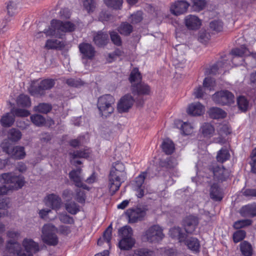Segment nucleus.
Returning <instances> with one entry per match:
<instances>
[{
	"label": "nucleus",
	"instance_id": "59",
	"mask_svg": "<svg viewBox=\"0 0 256 256\" xmlns=\"http://www.w3.org/2000/svg\"><path fill=\"white\" fill-rule=\"evenodd\" d=\"M8 14L10 16H12L17 12V6L16 2H10L7 5Z\"/></svg>",
	"mask_w": 256,
	"mask_h": 256
},
{
	"label": "nucleus",
	"instance_id": "24",
	"mask_svg": "<svg viewBox=\"0 0 256 256\" xmlns=\"http://www.w3.org/2000/svg\"><path fill=\"white\" fill-rule=\"evenodd\" d=\"M22 245L26 252L32 253V255L40 250L38 244L32 239H24L23 241Z\"/></svg>",
	"mask_w": 256,
	"mask_h": 256
},
{
	"label": "nucleus",
	"instance_id": "47",
	"mask_svg": "<svg viewBox=\"0 0 256 256\" xmlns=\"http://www.w3.org/2000/svg\"><path fill=\"white\" fill-rule=\"evenodd\" d=\"M130 80L132 84H136L141 80L142 76L138 68H134L130 76Z\"/></svg>",
	"mask_w": 256,
	"mask_h": 256
},
{
	"label": "nucleus",
	"instance_id": "53",
	"mask_svg": "<svg viewBox=\"0 0 256 256\" xmlns=\"http://www.w3.org/2000/svg\"><path fill=\"white\" fill-rule=\"evenodd\" d=\"M210 38V34L205 30H202L198 32V40L202 43H206Z\"/></svg>",
	"mask_w": 256,
	"mask_h": 256
},
{
	"label": "nucleus",
	"instance_id": "43",
	"mask_svg": "<svg viewBox=\"0 0 256 256\" xmlns=\"http://www.w3.org/2000/svg\"><path fill=\"white\" fill-rule=\"evenodd\" d=\"M30 118L32 122L38 126H44L46 122L45 118L39 114H32Z\"/></svg>",
	"mask_w": 256,
	"mask_h": 256
},
{
	"label": "nucleus",
	"instance_id": "7",
	"mask_svg": "<svg viewBox=\"0 0 256 256\" xmlns=\"http://www.w3.org/2000/svg\"><path fill=\"white\" fill-rule=\"evenodd\" d=\"M162 228L158 225H154L146 230L143 236V240L150 242H157L164 238Z\"/></svg>",
	"mask_w": 256,
	"mask_h": 256
},
{
	"label": "nucleus",
	"instance_id": "22",
	"mask_svg": "<svg viewBox=\"0 0 256 256\" xmlns=\"http://www.w3.org/2000/svg\"><path fill=\"white\" fill-rule=\"evenodd\" d=\"M185 244L188 249L194 254L198 253L200 251V245L198 240L196 238L190 237L184 240Z\"/></svg>",
	"mask_w": 256,
	"mask_h": 256
},
{
	"label": "nucleus",
	"instance_id": "61",
	"mask_svg": "<svg viewBox=\"0 0 256 256\" xmlns=\"http://www.w3.org/2000/svg\"><path fill=\"white\" fill-rule=\"evenodd\" d=\"M0 147L2 150L8 154L11 153L12 149L13 148L8 140H3L0 144Z\"/></svg>",
	"mask_w": 256,
	"mask_h": 256
},
{
	"label": "nucleus",
	"instance_id": "23",
	"mask_svg": "<svg viewBox=\"0 0 256 256\" xmlns=\"http://www.w3.org/2000/svg\"><path fill=\"white\" fill-rule=\"evenodd\" d=\"M204 107L200 102H195L190 104L187 110L189 114L192 116H200L204 112Z\"/></svg>",
	"mask_w": 256,
	"mask_h": 256
},
{
	"label": "nucleus",
	"instance_id": "1",
	"mask_svg": "<svg viewBox=\"0 0 256 256\" xmlns=\"http://www.w3.org/2000/svg\"><path fill=\"white\" fill-rule=\"evenodd\" d=\"M126 179V172L124 164L120 162H114L108 176V188L112 195L119 190Z\"/></svg>",
	"mask_w": 256,
	"mask_h": 256
},
{
	"label": "nucleus",
	"instance_id": "12",
	"mask_svg": "<svg viewBox=\"0 0 256 256\" xmlns=\"http://www.w3.org/2000/svg\"><path fill=\"white\" fill-rule=\"evenodd\" d=\"M146 214V209L144 208H130L126 212L130 223H134L141 220Z\"/></svg>",
	"mask_w": 256,
	"mask_h": 256
},
{
	"label": "nucleus",
	"instance_id": "42",
	"mask_svg": "<svg viewBox=\"0 0 256 256\" xmlns=\"http://www.w3.org/2000/svg\"><path fill=\"white\" fill-rule=\"evenodd\" d=\"M201 129L202 133L204 136L210 137L214 132V126L208 123H204L202 126Z\"/></svg>",
	"mask_w": 256,
	"mask_h": 256
},
{
	"label": "nucleus",
	"instance_id": "13",
	"mask_svg": "<svg viewBox=\"0 0 256 256\" xmlns=\"http://www.w3.org/2000/svg\"><path fill=\"white\" fill-rule=\"evenodd\" d=\"M69 178L74 182V185L78 188H82L84 190H89V188L82 182V170L80 168L73 170L69 172Z\"/></svg>",
	"mask_w": 256,
	"mask_h": 256
},
{
	"label": "nucleus",
	"instance_id": "58",
	"mask_svg": "<svg viewBox=\"0 0 256 256\" xmlns=\"http://www.w3.org/2000/svg\"><path fill=\"white\" fill-rule=\"evenodd\" d=\"M246 232L243 230H239L233 234V240L235 243L242 240L246 236Z\"/></svg>",
	"mask_w": 256,
	"mask_h": 256
},
{
	"label": "nucleus",
	"instance_id": "27",
	"mask_svg": "<svg viewBox=\"0 0 256 256\" xmlns=\"http://www.w3.org/2000/svg\"><path fill=\"white\" fill-rule=\"evenodd\" d=\"M14 120V116L13 115L10 111V112L6 113L2 116L0 120V123L2 126L8 128L13 124Z\"/></svg>",
	"mask_w": 256,
	"mask_h": 256
},
{
	"label": "nucleus",
	"instance_id": "30",
	"mask_svg": "<svg viewBox=\"0 0 256 256\" xmlns=\"http://www.w3.org/2000/svg\"><path fill=\"white\" fill-rule=\"evenodd\" d=\"M210 198L216 201L220 200L222 198V193L217 184H214L210 190Z\"/></svg>",
	"mask_w": 256,
	"mask_h": 256
},
{
	"label": "nucleus",
	"instance_id": "3",
	"mask_svg": "<svg viewBox=\"0 0 256 256\" xmlns=\"http://www.w3.org/2000/svg\"><path fill=\"white\" fill-rule=\"evenodd\" d=\"M132 230L129 226H124L119 229L118 236L120 240L118 243L121 250H129L135 244V240L132 237Z\"/></svg>",
	"mask_w": 256,
	"mask_h": 256
},
{
	"label": "nucleus",
	"instance_id": "17",
	"mask_svg": "<svg viewBox=\"0 0 256 256\" xmlns=\"http://www.w3.org/2000/svg\"><path fill=\"white\" fill-rule=\"evenodd\" d=\"M146 175V172H142L136 178L133 184L134 188L136 192V194L139 198H142L144 194V186H143V184Z\"/></svg>",
	"mask_w": 256,
	"mask_h": 256
},
{
	"label": "nucleus",
	"instance_id": "9",
	"mask_svg": "<svg viewBox=\"0 0 256 256\" xmlns=\"http://www.w3.org/2000/svg\"><path fill=\"white\" fill-rule=\"evenodd\" d=\"M208 170L216 182H222L226 180L230 176L228 170L225 168L222 165H218L217 164H212L210 165Z\"/></svg>",
	"mask_w": 256,
	"mask_h": 256
},
{
	"label": "nucleus",
	"instance_id": "49",
	"mask_svg": "<svg viewBox=\"0 0 256 256\" xmlns=\"http://www.w3.org/2000/svg\"><path fill=\"white\" fill-rule=\"evenodd\" d=\"M83 6L88 12L90 13L94 10L96 3L94 0H83Z\"/></svg>",
	"mask_w": 256,
	"mask_h": 256
},
{
	"label": "nucleus",
	"instance_id": "8",
	"mask_svg": "<svg viewBox=\"0 0 256 256\" xmlns=\"http://www.w3.org/2000/svg\"><path fill=\"white\" fill-rule=\"evenodd\" d=\"M55 84V80L48 78L42 80L38 86H32L29 88L30 94L34 96H40L45 94L46 90L52 88Z\"/></svg>",
	"mask_w": 256,
	"mask_h": 256
},
{
	"label": "nucleus",
	"instance_id": "32",
	"mask_svg": "<svg viewBox=\"0 0 256 256\" xmlns=\"http://www.w3.org/2000/svg\"><path fill=\"white\" fill-rule=\"evenodd\" d=\"M241 214L244 216L253 217L256 216V204L246 206L241 210Z\"/></svg>",
	"mask_w": 256,
	"mask_h": 256
},
{
	"label": "nucleus",
	"instance_id": "41",
	"mask_svg": "<svg viewBox=\"0 0 256 256\" xmlns=\"http://www.w3.org/2000/svg\"><path fill=\"white\" fill-rule=\"evenodd\" d=\"M192 7L195 12H200L203 10L206 4V0H191Z\"/></svg>",
	"mask_w": 256,
	"mask_h": 256
},
{
	"label": "nucleus",
	"instance_id": "33",
	"mask_svg": "<svg viewBox=\"0 0 256 256\" xmlns=\"http://www.w3.org/2000/svg\"><path fill=\"white\" fill-rule=\"evenodd\" d=\"M64 43L57 40H48L46 42L45 48L47 49L62 48L64 46Z\"/></svg>",
	"mask_w": 256,
	"mask_h": 256
},
{
	"label": "nucleus",
	"instance_id": "6",
	"mask_svg": "<svg viewBox=\"0 0 256 256\" xmlns=\"http://www.w3.org/2000/svg\"><path fill=\"white\" fill-rule=\"evenodd\" d=\"M57 228L54 225L48 224H44L42 228V238L44 242L56 246L58 243V238L56 235Z\"/></svg>",
	"mask_w": 256,
	"mask_h": 256
},
{
	"label": "nucleus",
	"instance_id": "48",
	"mask_svg": "<svg viewBox=\"0 0 256 256\" xmlns=\"http://www.w3.org/2000/svg\"><path fill=\"white\" fill-rule=\"evenodd\" d=\"M237 103L240 110L242 112L247 110L248 107V102L244 96H240L237 100Z\"/></svg>",
	"mask_w": 256,
	"mask_h": 256
},
{
	"label": "nucleus",
	"instance_id": "4",
	"mask_svg": "<svg viewBox=\"0 0 256 256\" xmlns=\"http://www.w3.org/2000/svg\"><path fill=\"white\" fill-rule=\"evenodd\" d=\"M115 99L110 94H104L98 98L97 106L100 114L104 117H107L111 114L114 110V105Z\"/></svg>",
	"mask_w": 256,
	"mask_h": 256
},
{
	"label": "nucleus",
	"instance_id": "25",
	"mask_svg": "<svg viewBox=\"0 0 256 256\" xmlns=\"http://www.w3.org/2000/svg\"><path fill=\"white\" fill-rule=\"evenodd\" d=\"M170 236L173 238L178 240L180 242H184L186 238V234L180 227H174L169 231Z\"/></svg>",
	"mask_w": 256,
	"mask_h": 256
},
{
	"label": "nucleus",
	"instance_id": "10",
	"mask_svg": "<svg viewBox=\"0 0 256 256\" xmlns=\"http://www.w3.org/2000/svg\"><path fill=\"white\" fill-rule=\"evenodd\" d=\"M212 98L216 104L226 105L234 102V96L229 91L224 90L216 92L212 95Z\"/></svg>",
	"mask_w": 256,
	"mask_h": 256
},
{
	"label": "nucleus",
	"instance_id": "45",
	"mask_svg": "<svg viewBox=\"0 0 256 256\" xmlns=\"http://www.w3.org/2000/svg\"><path fill=\"white\" fill-rule=\"evenodd\" d=\"M230 156V153L227 149L222 148L218 152L216 159L218 162H223L228 160Z\"/></svg>",
	"mask_w": 256,
	"mask_h": 256
},
{
	"label": "nucleus",
	"instance_id": "35",
	"mask_svg": "<svg viewBox=\"0 0 256 256\" xmlns=\"http://www.w3.org/2000/svg\"><path fill=\"white\" fill-rule=\"evenodd\" d=\"M240 248L242 254L244 256H252V245L248 242L244 241L240 244Z\"/></svg>",
	"mask_w": 256,
	"mask_h": 256
},
{
	"label": "nucleus",
	"instance_id": "60",
	"mask_svg": "<svg viewBox=\"0 0 256 256\" xmlns=\"http://www.w3.org/2000/svg\"><path fill=\"white\" fill-rule=\"evenodd\" d=\"M110 38L112 42L117 46H120L122 44V40L120 36L116 32H110Z\"/></svg>",
	"mask_w": 256,
	"mask_h": 256
},
{
	"label": "nucleus",
	"instance_id": "31",
	"mask_svg": "<svg viewBox=\"0 0 256 256\" xmlns=\"http://www.w3.org/2000/svg\"><path fill=\"white\" fill-rule=\"evenodd\" d=\"M9 155L12 156L16 159H22L26 156L24 148L20 146L13 147L11 153Z\"/></svg>",
	"mask_w": 256,
	"mask_h": 256
},
{
	"label": "nucleus",
	"instance_id": "46",
	"mask_svg": "<svg viewBox=\"0 0 256 256\" xmlns=\"http://www.w3.org/2000/svg\"><path fill=\"white\" fill-rule=\"evenodd\" d=\"M216 86L215 80L211 78H206L203 82V86L206 90H208L210 91L214 90V87Z\"/></svg>",
	"mask_w": 256,
	"mask_h": 256
},
{
	"label": "nucleus",
	"instance_id": "52",
	"mask_svg": "<svg viewBox=\"0 0 256 256\" xmlns=\"http://www.w3.org/2000/svg\"><path fill=\"white\" fill-rule=\"evenodd\" d=\"M60 220L64 224H72L74 223L73 218L66 214L59 213L58 214Z\"/></svg>",
	"mask_w": 256,
	"mask_h": 256
},
{
	"label": "nucleus",
	"instance_id": "20",
	"mask_svg": "<svg viewBox=\"0 0 256 256\" xmlns=\"http://www.w3.org/2000/svg\"><path fill=\"white\" fill-rule=\"evenodd\" d=\"M198 224V218L194 216H189L186 218L184 220V226L186 232L192 234Z\"/></svg>",
	"mask_w": 256,
	"mask_h": 256
},
{
	"label": "nucleus",
	"instance_id": "26",
	"mask_svg": "<svg viewBox=\"0 0 256 256\" xmlns=\"http://www.w3.org/2000/svg\"><path fill=\"white\" fill-rule=\"evenodd\" d=\"M108 40V36L106 33L98 32L94 37V41L96 45L102 46L106 45Z\"/></svg>",
	"mask_w": 256,
	"mask_h": 256
},
{
	"label": "nucleus",
	"instance_id": "50",
	"mask_svg": "<svg viewBox=\"0 0 256 256\" xmlns=\"http://www.w3.org/2000/svg\"><path fill=\"white\" fill-rule=\"evenodd\" d=\"M105 4L108 7L114 9H120L122 6V0H104Z\"/></svg>",
	"mask_w": 256,
	"mask_h": 256
},
{
	"label": "nucleus",
	"instance_id": "19",
	"mask_svg": "<svg viewBox=\"0 0 256 256\" xmlns=\"http://www.w3.org/2000/svg\"><path fill=\"white\" fill-rule=\"evenodd\" d=\"M184 24L188 30H196L200 28L202 22L197 16L189 14L185 17Z\"/></svg>",
	"mask_w": 256,
	"mask_h": 256
},
{
	"label": "nucleus",
	"instance_id": "38",
	"mask_svg": "<svg viewBox=\"0 0 256 256\" xmlns=\"http://www.w3.org/2000/svg\"><path fill=\"white\" fill-rule=\"evenodd\" d=\"M52 108L51 104L48 103H40L34 106V110L38 112L47 114L51 110Z\"/></svg>",
	"mask_w": 256,
	"mask_h": 256
},
{
	"label": "nucleus",
	"instance_id": "39",
	"mask_svg": "<svg viewBox=\"0 0 256 256\" xmlns=\"http://www.w3.org/2000/svg\"><path fill=\"white\" fill-rule=\"evenodd\" d=\"M133 28L128 22L122 23L118 28V30L121 34L128 36L132 32Z\"/></svg>",
	"mask_w": 256,
	"mask_h": 256
},
{
	"label": "nucleus",
	"instance_id": "37",
	"mask_svg": "<svg viewBox=\"0 0 256 256\" xmlns=\"http://www.w3.org/2000/svg\"><path fill=\"white\" fill-rule=\"evenodd\" d=\"M177 164L176 160L172 157H168L160 162L161 166L166 168H174Z\"/></svg>",
	"mask_w": 256,
	"mask_h": 256
},
{
	"label": "nucleus",
	"instance_id": "44",
	"mask_svg": "<svg viewBox=\"0 0 256 256\" xmlns=\"http://www.w3.org/2000/svg\"><path fill=\"white\" fill-rule=\"evenodd\" d=\"M17 104L22 106L29 107L31 105V101L28 96L20 94L17 99Z\"/></svg>",
	"mask_w": 256,
	"mask_h": 256
},
{
	"label": "nucleus",
	"instance_id": "14",
	"mask_svg": "<svg viewBox=\"0 0 256 256\" xmlns=\"http://www.w3.org/2000/svg\"><path fill=\"white\" fill-rule=\"evenodd\" d=\"M7 249L10 253L16 254L18 256H33L32 253L22 250L20 244L14 240H10L6 245Z\"/></svg>",
	"mask_w": 256,
	"mask_h": 256
},
{
	"label": "nucleus",
	"instance_id": "16",
	"mask_svg": "<svg viewBox=\"0 0 256 256\" xmlns=\"http://www.w3.org/2000/svg\"><path fill=\"white\" fill-rule=\"evenodd\" d=\"M134 102L132 96L130 94H126L120 100L117 106L118 110L120 113L127 112Z\"/></svg>",
	"mask_w": 256,
	"mask_h": 256
},
{
	"label": "nucleus",
	"instance_id": "64",
	"mask_svg": "<svg viewBox=\"0 0 256 256\" xmlns=\"http://www.w3.org/2000/svg\"><path fill=\"white\" fill-rule=\"evenodd\" d=\"M135 254L138 256H153L154 252L147 248H140L135 251Z\"/></svg>",
	"mask_w": 256,
	"mask_h": 256
},
{
	"label": "nucleus",
	"instance_id": "2",
	"mask_svg": "<svg viewBox=\"0 0 256 256\" xmlns=\"http://www.w3.org/2000/svg\"><path fill=\"white\" fill-rule=\"evenodd\" d=\"M76 27L74 24L69 21L62 22L52 20L51 21L50 27L48 30H44V32L47 36H55L60 38L65 33L74 31Z\"/></svg>",
	"mask_w": 256,
	"mask_h": 256
},
{
	"label": "nucleus",
	"instance_id": "34",
	"mask_svg": "<svg viewBox=\"0 0 256 256\" xmlns=\"http://www.w3.org/2000/svg\"><path fill=\"white\" fill-rule=\"evenodd\" d=\"M224 60L218 61L216 64L213 65L210 70V74H216L217 73L222 72V68L226 66L227 63Z\"/></svg>",
	"mask_w": 256,
	"mask_h": 256
},
{
	"label": "nucleus",
	"instance_id": "56",
	"mask_svg": "<svg viewBox=\"0 0 256 256\" xmlns=\"http://www.w3.org/2000/svg\"><path fill=\"white\" fill-rule=\"evenodd\" d=\"M252 220H242L236 222L234 224V227L236 229H239L252 224Z\"/></svg>",
	"mask_w": 256,
	"mask_h": 256
},
{
	"label": "nucleus",
	"instance_id": "28",
	"mask_svg": "<svg viewBox=\"0 0 256 256\" xmlns=\"http://www.w3.org/2000/svg\"><path fill=\"white\" fill-rule=\"evenodd\" d=\"M163 152L166 154H172L174 150V144L172 141L169 138L164 140L162 144Z\"/></svg>",
	"mask_w": 256,
	"mask_h": 256
},
{
	"label": "nucleus",
	"instance_id": "57",
	"mask_svg": "<svg viewBox=\"0 0 256 256\" xmlns=\"http://www.w3.org/2000/svg\"><path fill=\"white\" fill-rule=\"evenodd\" d=\"M210 28L216 32H220L222 30L223 24L221 21L214 20L210 24Z\"/></svg>",
	"mask_w": 256,
	"mask_h": 256
},
{
	"label": "nucleus",
	"instance_id": "29",
	"mask_svg": "<svg viewBox=\"0 0 256 256\" xmlns=\"http://www.w3.org/2000/svg\"><path fill=\"white\" fill-rule=\"evenodd\" d=\"M208 112L210 116L214 119H218L225 118L226 114L223 110L216 107L210 108Z\"/></svg>",
	"mask_w": 256,
	"mask_h": 256
},
{
	"label": "nucleus",
	"instance_id": "18",
	"mask_svg": "<svg viewBox=\"0 0 256 256\" xmlns=\"http://www.w3.org/2000/svg\"><path fill=\"white\" fill-rule=\"evenodd\" d=\"M78 48L82 54V58L91 60L95 56L96 50L94 47L88 43H82L79 44Z\"/></svg>",
	"mask_w": 256,
	"mask_h": 256
},
{
	"label": "nucleus",
	"instance_id": "40",
	"mask_svg": "<svg viewBox=\"0 0 256 256\" xmlns=\"http://www.w3.org/2000/svg\"><path fill=\"white\" fill-rule=\"evenodd\" d=\"M21 132L16 128L10 129L8 132V138L12 142H17L22 138Z\"/></svg>",
	"mask_w": 256,
	"mask_h": 256
},
{
	"label": "nucleus",
	"instance_id": "21",
	"mask_svg": "<svg viewBox=\"0 0 256 256\" xmlns=\"http://www.w3.org/2000/svg\"><path fill=\"white\" fill-rule=\"evenodd\" d=\"M131 90L134 94L147 95L149 94L150 92V86L144 83H138L132 84Z\"/></svg>",
	"mask_w": 256,
	"mask_h": 256
},
{
	"label": "nucleus",
	"instance_id": "11",
	"mask_svg": "<svg viewBox=\"0 0 256 256\" xmlns=\"http://www.w3.org/2000/svg\"><path fill=\"white\" fill-rule=\"evenodd\" d=\"M190 6L186 0H178L171 4L170 10L173 15L178 16L186 13Z\"/></svg>",
	"mask_w": 256,
	"mask_h": 256
},
{
	"label": "nucleus",
	"instance_id": "63",
	"mask_svg": "<svg viewBox=\"0 0 256 256\" xmlns=\"http://www.w3.org/2000/svg\"><path fill=\"white\" fill-rule=\"evenodd\" d=\"M142 12L141 11H138L136 12L131 15L130 18V20L133 24H137L142 20Z\"/></svg>",
	"mask_w": 256,
	"mask_h": 256
},
{
	"label": "nucleus",
	"instance_id": "55",
	"mask_svg": "<svg viewBox=\"0 0 256 256\" xmlns=\"http://www.w3.org/2000/svg\"><path fill=\"white\" fill-rule=\"evenodd\" d=\"M188 50V46L184 44H178L176 46L175 50L177 51L178 56V60L182 62L183 60L181 58L180 56H182L185 53V52Z\"/></svg>",
	"mask_w": 256,
	"mask_h": 256
},
{
	"label": "nucleus",
	"instance_id": "51",
	"mask_svg": "<svg viewBox=\"0 0 256 256\" xmlns=\"http://www.w3.org/2000/svg\"><path fill=\"white\" fill-rule=\"evenodd\" d=\"M11 112L14 116L19 117L28 116L30 114L28 110L22 108H12Z\"/></svg>",
	"mask_w": 256,
	"mask_h": 256
},
{
	"label": "nucleus",
	"instance_id": "36",
	"mask_svg": "<svg viewBox=\"0 0 256 256\" xmlns=\"http://www.w3.org/2000/svg\"><path fill=\"white\" fill-rule=\"evenodd\" d=\"M90 152L88 148H84V150H79L74 151L70 154L73 159L76 158H87L89 156Z\"/></svg>",
	"mask_w": 256,
	"mask_h": 256
},
{
	"label": "nucleus",
	"instance_id": "15",
	"mask_svg": "<svg viewBox=\"0 0 256 256\" xmlns=\"http://www.w3.org/2000/svg\"><path fill=\"white\" fill-rule=\"evenodd\" d=\"M44 202L46 206L56 210H59L62 204L61 198L54 194H48L44 198Z\"/></svg>",
	"mask_w": 256,
	"mask_h": 256
},
{
	"label": "nucleus",
	"instance_id": "5",
	"mask_svg": "<svg viewBox=\"0 0 256 256\" xmlns=\"http://www.w3.org/2000/svg\"><path fill=\"white\" fill-rule=\"evenodd\" d=\"M230 54L232 56V62L235 65H238L236 64V59L238 58L247 56L246 62L250 61L248 64L250 68L256 66V53H251L246 47L242 45L240 48H235L232 50Z\"/></svg>",
	"mask_w": 256,
	"mask_h": 256
},
{
	"label": "nucleus",
	"instance_id": "54",
	"mask_svg": "<svg viewBox=\"0 0 256 256\" xmlns=\"http://www.w3.org/2000/svg\"><path fill=\"white\" fill-rule=\"evenodd\" d=\"M66 210L70 214H75L79 210L78 206L74 202H70L66 204Z\"/></svg>",
	"mask_w": 256,
	"mask_h": 256
},
{
	"label": "nucleus",
	"instance_id": "62",
	"mask_svg": "<svg viewBox=\"0 0 256 256\" xmlns=\"http://www.w3.org/2000/svg\"><path fill=\"white\" fill-rule=\"evenodd\" d=\"M76 192L75 199L80 203L84 202L86 200V196L84 191L80 189H76Z\"/></svg>",
	"mask_w": 256,
	"mask_h": 256
}]
</instances>
